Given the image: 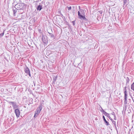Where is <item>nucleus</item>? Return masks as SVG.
Segmentation results:
<instances>
[{"label": "nucleus", "instance_id": "nucleus-1", "mask_svg": "<svg viewBox=\"0 0 134 134\" xmlns=\"http://www.w3.org/2000/svg\"><path fill=\"white\" fill-rule=\"evenodd\" d=\"M80 12L81 13H80L79 11L78 12V14L79 18L81 19L86 20L84 10H81Z\"/></svg>", "mask_w": 134, "mask_h": 134}, {"label": "nucleus", "instance_id": "nucleus-2", "mask_svg": "<svg viewBox=\"0 0 134 134\" xmlns=\"http://www.w3.org/2000/svg\"><path fill=\"white\" fill-rule=\"evenodd\" d=\"M100 111L102 112L103 114L105 116L107 117L111 121L112 123L113 121H115L113 120V119L110 117L109 115V114L107 113L103 109H100Z\"/></svg>", "mask_w": 134, "mask_h": 134}, {"label": "nucleus", "instance_id": "nucleus-3", "mask_svg": "<svg viewBox=\"0 0 134 134\" xmlns=\"http://www.w3.org/2000/svg\"><path fill=\"white\" fill-rule=\"evenodd\" d=\"M131 112L130 109H123L122 111V114L124 115L125 114H126L129 113Z\"/></svg>", "mask_w": 134, "mask_h": 134}, {"label": "nucleus", "instance_id": "nucleus-4", "mask_svg": "<svg viewBox=\"0 0 134 134\" xmlns=\"http://www.w3.org/2000/svg\"><path fill=\"white\" fill-rule=\"evenodd\" d=\"M24 71L27 74H28L30 77H31L30 71L28 67H26L24 69Z\"/></svg>", "mask_w": 134, "mask_h": 134}, {"label": "nucleus", "instance_id": "nucleus-5", "mask_svg": "<svg viewBox=\"0 0 134 134\" xmlns=\"http://www.w3.org/2000/svg\"><path fill=\"white\" fill-rule=\"evenodd\" d=\"M19 110V109H15V113L17 118L19 117L20 115V112Z\"/></svg>", "mask_w": 134, "mask_h": 134}, {"label": "nucleus", "instance_id": "nucleus-6", "mask_svg": "<svg viewBox=\"0 0 134 134\" xmlns=\"http://www.w3.org/2000/svg\"><path fill=\"white\" fill-rule=\"evenodd\" d=\"M102 118H103V120H104V122H105V125L107 126L108 125H109V122H108V121H107L105 119V117L104 115L103 116Z\"/></svg>", "mask_w": 134, "mask_h": 134}, {"label": "nucleus", "instance_id": "nucleus-7", "mask_svg": "<svg viewBox=\"0 0 134 134\" xmlns=\"http://www.w3.org/2000/svg\"><path fill=\"white\" fill-rule=\"evenodd\" d=\"M41 110L42 109H37V110L35 112V114L38 115L39 114Z\"/></svg>", "mask_w": 134, "mask_h": 134}, {"label": "nucleus", "instance_id": "nucleus-8", "mask_svg": "<svg viewBox=\"0 0 134 134\" xmlns=\"http://www.w3.org/2000/svg\"><path fill=\"white\" fill-rule=\"evenodd\" d=\"M42 9V7L40 5H39L37 8V10H40Z\"/></svg>", "mask_w": 134, "mask_h": 134}, {"label": "nucleus", "instance_id": "nucleus-9", "mask_svg": "<svg viewBox=\"0 0 134 134\" xmlns=\"http://www.w3.org/2000/svg\"><path fill=\"white\" fill-rule=\"evenodd\" d=\"M113 124L114 126H115L116 130V131H117V129L116 127V122L115 121H113Z\"/></svg>", "mask_w": 134, "mask_h": 134}, {"label": "nucleus", "instance_id": "nucleus-10", "mask_svg": "<svg viewBox=\"0 0 134 134\" xmlns=\"http://www.w3.org/2000/svg\"><path fill=\"white\" fill-rule=\"evenodd\" d=\"M131 89L133 90L134 91V82L131 85Z\"/></svg>", "mask_w": 134, "mask_h": 134}, {"label": "nucleus", "instance_id": "nucleus-11", "mask_svg": "<svg viewBox=\"0 0 134 134\" xmlns=\"http://www.w3.org/2000/svg\"><path fill=\"white\" fill-rule=\"evenodd\" d=\"M13 12L14 15V16H15V14L16 12V10H13Z\"/></svg>", "mask_w": 134, "mask_h": 134}, {"label": "nucleus", "instance_id": "nucleus-12", "mask_svg": "<svg viewBox=\"0 0 134 134\" xmlns=\"http://www.w3.org/2000/svg\"><path fill=\"white\" fill-rule=\"evenodd\" d=\"M127 94H125V100H127Z\"/></svg>", "mask_w": 134, "mask_h": 134}, {"label": "nucleus", "instance_id": "nucleus-13", "mask_svg": "<svg viewBox=\"0 0 134 134\" xmlns=\"http://www.w3.org/2000/svg\"><path fill=\"white\" fill-rule=\"evenodd\" d=\"M127 3V0H124V4H126Z\"/></svg>", "mask_w": 134, "mask_h": 134}, {"label": "nucleus", "instance_id": "nucleus-14", "mask_svg": "<svg viewBox=\"0 0 134 134\" xmlns=\"http://www.w3.org/2000/svg\"><path fill=\"white\" fill-rule=\"evenodd\" d=\"M68 8V10H70L71 9V6H70L69 7H67Z\"/></svg>", "mask_w": 134, "mask_h": 134}, {"label": "nucleus", "instance_id": "nucleus-15", "mask_svg": "<svg viewBox=\"0 0 134 134\" xmlns=\"http://www.w3.org/2000/svg\"><path fill=\"white\" fill-rule=\"evenodd\" d=\"M37 115H36V114H35V115H34V117L35 118H36L37 117Z\"/></svg>", "mask_w": 134, "mask_h": 134}, {"label": "nucleus", "instance_id": "nucleus-16", "mask_svg": "<svg viewBox=\"0 0 134 134\" xmlns=\"http://www.w3.org/2000/svg\"><path fill=\"white\" fill-rule=\"evenodd\" d=\"M98 12L100 14H102L103 13V12L102 10L99 11H98Z\"/></svg>", "mask_w": 134, "mask_h": 134}, {"label": "nucleus", "instance_id": "nucleus-17", "mask_svg": "<svg viewBox=\"0 0 134 134\" xmlns=\"http://www.w3.org/2000/svg\"><path fill=\"white\" fill-rule=\"evenodd\" d=\"M112 115H114H114H115L114 113V112H113L111 114Z\"/></svg>", "mask_w": 134, "mask_h": 134}, {"label": "nucleus", "instance_id": "nucleus-18", "mask_svg": "<svg viewBox=\"0 0 134 134\" xmlns=\"http://www.w3.org/2000/svg\"><path fill=\"white\" fill-rule=\"evenodd\" d=\"M114 120H116V117L115 115H114Z\"/></svg>", "mask_w": 134, "mask_h": 134}, {"label": "nucleus", "instance_id": "nucleus-19", "mask_svg": "<svg viewBox=\"0 0 134 134\" xmlns=\"http://www.w3.org/2000/svg\"><path fill=\"white\" fill-rule=\"evenodd\" d=\"M124 94H127V92L126 90H125L124 92Z\"/></svg>", "mask_w": 134, "mask_h": 134}, {"label": "nucleus", "instance_id": "nucleus-20", "mask_svg": "<svg viewBox=\"0 0 134 134\" xmlns=\"http://www.w3.org/2000/svg\"><path fill=\"white\" fill-rule=\"evenodd\" d=\"M95 120H98V119L96 117L95 118Z\"/></svg>", "mask_w": 134, "mask_h": 134}, {"label": "nucleus", "instance_id": "nucleus-21", "mask_svg": "<svg viewBox=\"0 0 134 134\" xmlns=\"http://www.w3.org/2000/svg\"><path fill=\"white\" fill-rule=\"evenodd\" d=\"M118 122H117V126H118Z\"/></svg>", "mask_w": 134, "mask_h": 134}]
</instances>
